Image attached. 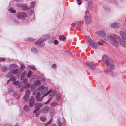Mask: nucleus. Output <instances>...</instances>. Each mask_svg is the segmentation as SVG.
<instances>
[{
	"mask_svg": "<svg viewBox=\"0 0 126 126\" xmlns=\"http://www.w3.org/2000/svg\"><path fill=\"white\" fill-rule=\"evenodd\" d=\"M47 88L44 85H42L37 89V90H40L41 93L38 92L36 95L35 97L37 101H40L45 96H47L46 91Z\"/></svg>",
	"mask_w": 126,
	"mask_h": 126,
	"instance_id": "f257e3e1",
	"label": "nucleus"
},
{
	"mask_svg": "<svg viewBox=\"0 0 126 126\" xmlns=\"http://www.w3.org/2000/svg\"><path fill=\"white\" fill-rule=\"evenodd\" d=\"M119 34L121 37L120 36L118 37L119 43L123 47H126V34L122 31L120 32Z\"/></svg>",
	"mask_w": 126,
	"mask_h": 126,
	"instance_id": "f03ea898",
	"label": "nucleus"
},
{
	"mask_svg": "<svg viewBox=\"0 0 126 126\" xmlns=\"http://www.w3.org/2000/svg\"><path fill=\"white\" fill-rule=\"evenodd\" d=\"M86 40L89 42V44L91 47L94 49H96L98 47V45L94 41L92 40L90 37H87Z\"/></svg>",
	"mask_w": 126,
	"mask_h": 126,
	"instance_id": "7ed1b4c3",
	"label": "nucleus"
},
{
	"mask_svg": "<svg viewBox=\"0 0 126 126\" xmlns=\"http://www.w3.org/2000/svg\"><path fill=\"white\" fill-rule=\"evenodd\" d=\"M92 5V1L91 0L86 1L85 2V7L87 10L91 11L93 8Z\"/></svg>",
	"mask_w": 126,
	"mask_h": 126,
	"instance_id": "20e7f679",
	"label": "nucleus"
},
{
	"mask_svg": "<svg viewBox=\"0 0 126 126\" xmlns=\"http://www.w3.org/2000/svg\"><path fill=\"white\" fill-rule=\"evenodd\" d=\"M103 62L107 65L110 66V62L109 58L106 55H104L102 58Z\"/></svg>",
	"mask_w": 126,
	"mask_h": 126,
	"instance_id": "39448f33",
	"label": "nucleus"
},
{
	"mask_svg": "<svg viewBox=\"0 0 126 126\" xmlns=\"http://www.w3.org/2000/svg\"><path fill=\"white\" fill-rule=\"evenodd\" d=\"M92 17L90 14L85 15V24H88L92 21Z\"/></svg>",
	"mask_w": 126,
	"mask_h": 126,
	"instance_id": "423d86ee",
	"label": "nucleus"
},
{
	"mask_svg": "<svg viewBox=\"0 0 126 126\" xmlns=\"http://www.w3.org/2000/svg\"><path fill=\"white\" fill-rule=\"evenodd\" d=\"M46 88H47V90L46 91L47 95L48 94H49L50 96H53L56 93V92L55 91H52V90H50L49 91H48V87H46Z\"/></svg>",
	"mask_w": 126,
	"mask_h": 126,
	"instance_id": "0eeeda50",
	"label": "nucleus"
},
{
	"mask_svg": "<svg viewBox=\"0 0 126 126\" xmlns=\"http://www.w3.org/2000/svg\"><path fill=\"white\" fill-rule=\"evenodd\" d=\"M29 103L30 107H33L35 103V100L34 97L32 96L29 99Z\"/></svg>",
	"mask_w": 126,
	"mask_h": 126,
	"instance_id": "6e6552de",
	"label": "nucleus"
},
{
	"mask_svg": "<svg viewBox=\"0 0 126 126\" xmlns=\"http://www.w3.org/2000/svg\"><path fill=\"white\" fill-rule=\"evenodd\" d=\"M44 41L41 38L35 42V44L37 45H40L41 47H43L45 45Z\"/></svg>",
	"mask_w": 126,
	"mask_h": 126,
	"instance_id": "1a4fd4ad",
	"label": "nucleus"
},
{
	"mask_svg": "<svg viewBox=\"0 0 126 126\" xmlns=\"http://www.w3.org/2000/svg\"><path fill=\"white\" fill-rule=\"evenodd\" d=\"M27 16V14L24 12L19 13L17 14V17L18 18L23 19Z\"/></svg>",
	"mask_w": 126,
	"mask_h": 126,
	"instance_id": "9d476101",
	"label": "nucleus"
},
{
	"mask_svg": "<svg viewBox=\"0 0 126 126\" xmlns=\"http://www.w3.org/2000/svg\"><path fill=\"white\" fill-rule=\"evenodd\" d=\"M95 33L100 37H104L106 34L105 32L102 30L96 32Z\"/></svg>",
	"mask_w": 126,
	"mask_h": 126,
	"instance_id": "9b49d317",
	"label": "nucleus"
},
{
	"mask_svg": "<svg viewBox=\"0 0 126 126\" xmlns=\"http://www.w3.org/2000/svg\"><path fill=\"white\" fill-rule=\"evenodd\" d=\"M18 68V66L16 64H13L10 65L9 67V69L10 70H13Z\"/></svg>",
	"mask_w": 126,
	"mask_h": 126,
	"instance_id": "f8f14e48",
	"label": "nucleus"
},
{
	"mask_svg": "<svg viewBox=\"0 0 126 126\" xmlns=\"http://www.w3.org/2000/svg\"><path fill=\"white\" fill-rule=\"evenodd\" d=\"M43 104L41 103H37L35 104V109L33 111V113H34L36 111H37L40 108L43 106Z\"/></svg>",
	"mask_w": 126,
	"mask_h": 126,
	"instance_id": "ddd939ff",
	"label": "nucleus"
},
{
	"mask_svg": "<svg viewBox=\"0 0 126 126\" xmlns=\"http://www.w3.org/2000/svg\"><path fill=\"white\" fill-rule=\"evenodd\" d=\"M111 43L113 45L115 46L116 47L118 46V42L114 39L113 37L111 35Z\"/></svg>",
	"mask_w": 126,
	"mask_h": 126,
	"instance_id": "4468645a",
	"label": "nucleus"
},
{
	"mask_svg": "<svg viewBox=\"0 0 126 126\" xmlns=\"http://www.w3.org/2000/svg\"><path fill=\"white\" fill-rule=\"evenodd\" d=\"M49 109V107L46 106L43 108L42 110V112L44 113H47Z\"/></svg>",
	"mask_w": 126,
	"mask_h": 126,
	"instance_id": "2eb2a0df",
	"label": "nucleus"
},
{
	"mask_svg": "<svg viewBox=\"0 0 126 126\" xmlns=\"http://www.w3.org/2000/svg\"><path fill=\"white\" fill-rule=\"evenodd\" d=\"M120 26V23L117 22H115L112 23L111 25V27L112 28H118Z\"/></svg>",
	"mask_w": 126,
	"mask_h": 126,
	"instance_id": "dca6fc26",
	"label": "nucleus"
},
{
	"mask_svg": "<svg viewBox=\"0 0 126 126\" xmlns=\"http://www.w3.org/2000/svg\"><path fill=\"white\" fill-rule=\"evenodd\" d=\"M86 64L87 66H89L90 69L93 70H94L96 67V66L94 63H91L89 65L88 64Z\"/></svg>",
	"mask_w": 126,
	"mask_h": 126,
	"instance_id": "f3484780",
	"label": "nucleus"
},
{
	"mask_svg": "<svg viewBox=\"0 0 126 126\" xmlns=\"http://www.w3.org/2000/svg\"><path fill=\"white\" fill-rule=\"evenodd\" d=\"M114 61L112 59H111V70H114L115 68Z\"/></svg>",
	"mask_w": 126,
	"mask_h": 126,
	"instance_id": "a211bd4d",
	"label": "nucleus"
},
{
	"mask_svg": "<svg viewBox=\"0 0 126 126\" xmlns=\"http://www.w3.org/2000/svg\"><path fill=\"white\" fill-rule=\"evenodd\" d=\"M23 110L26 111L28 112L30 110L29 106L27 105H25L23 107Z\"/></svg>",
	"mask_w": 126,
	"mask_h": 126,
	"instance_id": "6ab92c4d",
	"label": "nucleus"
},
{
	"mask_svg": "<svg viewBox=\"0 0 126 126\" xmlns=\"http://www.w3.org/2000/svg\"><path fill=\"white\" fill-rule=\"evenodd\" d=\"M32 51L35 53H39V51L35 47H32L31 49Z\"/></svg>",
	"mask_w": 126,
	"mask_h": 126,
	"instance_id": "aec40b11",
	"label": "nucleus"
},
{
	"mask_svg": "<svg viewBox=\"0 0 126 126\" xmlns=\"http://www.w3.org/2000/svg\"><path fill=\"white\" fill-rule=\"evenodd\" d=\"M50 37V36L49 35H47L44 36H42L41 38L44 41L45 40L48 39Z\"/></svg>",
	"mask_w": 126,
	"mask_h": 126,
	"instance_id": "412c9836",
	"label": "nucleus"
},
{
	"mask_svg": "<svg viewBox=\"0 0 126 126\" xmlns=\"http://www.w3.org/2000/svg\"><path fill=\"white\" fill-rule=\"evenodd\" d=\"M59 39L61 41H64L66 39V37L63 35H60L59 37Z\"/></svg>",
	"mask_w": 126,
	"mask_h": 126,
	"instance_id": "4be33fe9",
	"label": "nucleus"
},
{
	"mask_svg": "<svg viewBox=\"0 0 126 126\" xmlns=\"http://www.w3.org/2000/svg\"><path fill=\"white\" fill-rule=\"evenodd\" d=\"M103 38L106 41L108 40L109 38H110V35H106V34L104 35Z\"/></svg>",
	"mask_w": 126,
	"mask_h": 126,
	"instance_id": "5701e85b",
	"label": "nucleus"
},
{
	"mask_svg": "<svg viewBox=\"0 0 126 126\" xmlns=\"http://www.w3.org/2000/svg\"><path fill=\"white\" fill-rule=\"evenodd\" d=\"M21 8L24 10H27L28 9L27 7V5L26 4H22Z\"/></svg>",
	"mask_w": 126,
	"mask_h": 126,
	"instance_id": "b1692460",
	"label": "nucleus"
},
{
	"mask_svg": "<svg viewBox=\"0 0 126 126\" xmlns=\"http://www.w3.org/2000/svg\"><path fill=\"white\" fill-rule=\"evenodd\" d=\"M41 84L40 81L39 80H37L35 81L34 83V85L35 86H38L40 85Z\"/></svg>",
	"mask_w": 126,
	"mask_h": 126,
	"instance_id": "393cba45",
	"label": "nucleus"
},
{
	"mask_svg": "<svg viewBox=\"0 0 126 126\" xmlns=\"http://www.w3.org/2000/svg\"><path fill=\"white\" fill-rule=\"evenodd\" d=\"M29 97V95L25 94V95L23 97V98L25 101H26L28 99Z\"/></svg>",
	"mask_w": 126,
	"mask_h": 126,
	"instance_id": "a878e982",
	"label": "nucleus"
},
{
	"mask_svg": "<svg viewBox=\"0 0 126 126\" xmlns=\"http://www.w3.org/2000/svg\"><path fill=\"white\" fill-rule=\"evenodd\" d=\"M105 73L107 74L110 75V70L108 68L104 70Z\"/></svg>",
	"mask_w": 126,
	"mask_h": 126,
	"instance_id": "bb28decb",
	"label": "nucleus"
},
{
	"mask_svg": "<svg viewBox=\"0 0 126 126\" xmlns=\"http://www.w3.org/2000/svg\"><path fill=\"white\" fill-rule=\"evenodd\" d=\"M56 98L57 101H60L61 100L60 95L59 94L56 95Z\"/></svg>",
	"mask_w": 126,
	"mask_h": 126,
	"instance_id": "cd10ccee",
	"label": "nucleus"
},
{
	"mask_svg": "<svg viewBox=\"0 0 126 126\" xmlns=\"http://www.w3.org/2000/svg\"><path fill=\"white\" fill-rule=\"evenodd\" d=\"M18 72L19 70L18 68H16L14 70L12 71L13 74H16Z\"/></svg>",
	"mask_w": 126,
	"mask_h": 126,
	"instance_id": "c85d7f7f",
	"label": "nucleus"
},
{
	"mask_svg": "<svg viewBox=\"0 0 126 126\" xmlns=\"http://www.w3.org/2000/svg\"><path fill=\"white\" fill-rule=\"evenodd\" d=\"M7 69V67L5 66H3L1 68V71L2 72H5L6 71Z\"/></svg>",
	"mask_w": 126,
	"mask_h": 126,
	"instance_id": "c756f323",
	"label": "nucleus"
},
{
	"mask_svg": "<svg viewBox=\"0 0 126 126\" xmlns=\"http://www.w3.org/2000/svg\"><path fill=\"white\" fill-rule=\"evenodd\" d=\"M13 75V73L12 72H9L7 75V77L8 78H10Z\"/></svg>",
	"mask_w": 126,
	"mask_h": 126,
	"instance_id": "7c9ffc66",
	"label": "nucleus"
},
{
	"mask_svg": "<svg viewBox=\"0 0 126 126\" xmlns=\"http://www.w3.org/2000/svg\"><path fill=\"white\" fill-rule=\"evenodd\" d=\"M36 3V1L32 2L31 3V6L32 7L34 8L35 7L34 4Z\"/></svg>",
	"mask_w": 126,
	"mask_h": 126,
	"instance_id": "2f4dec72",
	"label": "nucleus"
},
{
	"mask_svg": "<svg viewBox=\"0 0 126 126\" xmlns=\"http://www.w3.org/2000/svg\"><path fill=\"white\" fill-rule=\"evenodd\" d=\"M98 45H103L104 44L103 41L102 40H99L98 43Z\"/></svg>",
	"mask_w": 126,
	"mask_h": 126,
	"instance_id": "473e14b6",
	"label": "nucleus"
},
{
	"mask_svg": "<svg viewBox=\"0 0 126 126\" xmlns=\"http://www.w3.org/2000/svg\"><path fill=\"white\" fill-rule=\"evenodd\" d=\"M9 11L11 13H15L16 12V11L12 8L9 9Z\"/></svg>",
	"mask_w": 126,
	"mask_h": 126,
	"instance_id": "72a5a7b5",
	"label": "nucleus"
},
{
	"mask_svg": "<svg viewBox=\"0 0 126 126\" xmlns=\"http://www.w3.org/2000/svg\"><path fill=\"white\" fill-rule=\"evenodd\" d=\"M30 93V91L29 89L27 90L25 92V94L29 95Z\"/></svg>",
	"mask_w": 126,
	"mask_h": 126,
	"instance_id": "f704fd0d",
	"label": "nucleus"
},
{
	"mask_svg": "<svg viewBox=\"0 0 126 126\" xmlns=\"http://www.w3.org/2000/svg\"><path fill=\"white\" fill-rule=\"evenodd\" d=\"M32 74V73L31 71H29L28 73L27 77L28 78L30 77Z\"/></svg>",
	"mask_w": 126,
	"mask_h": 126,
	"instance_id": "c9c22d12",
	"label": "nucleus"
},
{
	"mask_svg": "<svg viewBox=\"0 0 126 126\" xmlns=\"http://www.w3.org/2000/svg\"><path fill=\"white\" fill-rule=\"evenodd\" d=\"M40 119L41 121L45 122L46 120V118L44 117H40Z\"/></svg>",
	"mask_w": 126,
	"mask_h": 126,
	"instance_id": "e433bc0d",
	"label": "nucleus"
},
{
	"mask_svg": "<svg viewBox=\"0 0 126 126\" xmlns=\"http://www.w3.org/2000/svg\"><path fill=\"white\" fill-rule=\"evenodd\" d=\"M10 79L12 81H15L16 80V77L15 76H13L11 77Z\"/></svg>",
	"mask_w": 126,
	"mask_h": 126,
	"instance_id": "4c0bfd02",
	"label": "nucleus"
},
{
	"mask_svg": "<svg viewBox=\"0 0 126 126\" xmlns=\"http://www.w3.org/2000/svg\"><path fill=\"white\" fill-rule=\"evenodd\" d=\"M35 85L33 84L31 85L30 86V88L32 90H34L35 88Z\"/></svg>",
	"mask_w": 126,
	"mask_h": 126,
	"instance_id": "58836bf2",
	"label": "nucleus"
},
{
	"mask_svg": "<svg viewBox=\"0 0 126 126\" xmlns=\"http://www.w3.org/2000/svg\"><path fill=\"white\" fill-rule=\"evenodd\" d=\"M77 23V26H78V27H77L76 28V29L78 30L79 31H80V30H79V29H78V27H80V25L76 21L74 23Z\"/></svg>",
	"mask_w": 126,
	"mask_h": 126,
	"instance_id": "ea45409f",
	"label": "nucleus"
},
{
	"mask_svg": "<svg viewBox=\"0 0 126 126\" xmlns=\"http://www.w3.org/2000/svg\"><path fill=\"white\" fill-rule=\"evenodd\" d=\"M57 104V103L56 102H54L51 103V105L52 106H56Z\"/></svg>",
	"mask_w": 126,
	"mask_h": 126,
	"instance_id": "a19ab883",
	"label": "nucleus"
},
{
	"mask_svg": "<svg viewBox=\"0 0 126 126\" xmlns=\"http://www.w3.org/2000/svg\"><path fill=\"white\" fill-rule=\"evenodd\" d=\"M24 84L25 85V86L26 87L28 88L30 86V84L29 83L27 82Z\"/></svg>",
	"mask_w": 126,
	"mask_h": 126,
	"instance_id": "79ce46f5",
	"label": "nucleus"
},
{
	"mask_svg": "<svg viewBox=\"0 0 126 126\" xmlns=\"http://www.w3.org/2000/svg\"><path fill=\"white\" fill-rule=\"evenodd\" d=\"M54 111L53 109L51 110L50 112V114L51 116H53L54 115Z\"/></svg>",
	"mask_w": 126,
	"mask_h": 126,
	"instance_id": "37998d69",
	"label": "nucleus"
},
{
	"mask_svg": "<svg viewBox=\"0 0 126 126\" xmlns=\"http://www.w3.org/2000/svg\"><path fill=\"white\" fill-rule=\"evenodd\" d=\"M53 96H50V97L49 98V99H48L47 101V102H46L45 103L47 104L52 99Z\"/></svg>",
	"mask_w": 126,
	"mask_h": 126,
	"instance_id": "c03bdc74",
	"label": "nucleus"
},
{
	"mask_svg": "<svg viewBox=\"0 0 126 126\" xmlns=\"http://www.w3.org/2000/svg\"><path fill=\"white\" fill-rule=\"evenodd\" d=\"M26 75V73L25 72H24L22 73L21 76V80L22 78L24 77Z\"/></svg>",
	"mask_w": 126,
	"mask_h": 126,
	"instance_id": "a18cd8bd",
	"label": "nucleus"
},
{
	"mask_svg": "<svg viewBox=\"0 0 126 126\" xmlns=\"http://www.w3.org/2000/svg\"><path fill=\"white\" fill-rule=\"evenodd\" d=\"M39 90H37V89L34 90L33 92V95H34L36 94H37V93L38 92H37V91H39Z\"/></svg>",
	"mask_w": 126,
	"mask_h": 126,
	"instance_id": "49530a36",
	"label": "nucleus"
},
{
	"mask_svg": "<svg viewBox=\"0 0 126 126\" xmlns=\"http://www.w3.org/2000/svg\"><path fill=\"white\" fill-rule=\"evenodd\" d=\"M34 113H35V116L36 117H38L39 114V113H38L37 111H36Z\"/></svg>",
	"mask_w": 126,
	"mask_h": 126,
	"instance_id": "de8ad7c7",
	"label": "nucleus"
},
{
	"mask_svg": "<svg viewBox=\"0 0 126 126\" xmlns=\"http://www.w3.org/2000/svg\"><path fill=\"white\" fill-rule=\"evenodd\" d=\"M77 1L78 2V4L80 5L81 4V0H77Z\"/></svg>",
	"mask_w": 126,
	"mask_h": 126,
	"instance_id": "09e8293b",
	"label": "nucleus"
},
{
	"mask_svg": "<svg viewBox=\"0 0 126 126\" xmlns=\"http://www.w3.org/2000/svg\"><path fill=\"white\" fill-rule=\"evenodd\" d=\"M27 79L26 78L24 79L23 80V82L24 83V84L27 83Z\"/></svg>",
	"mask_w": 126,
	"mask_h": 126,
	"instance_id": "8fccbe9b",
	"label": "nucleus"
},
{
	"mask_svg": "<svg viewBox=\"0 0 126 126\" xmlns=\"http://www.w3.org/2000/svg\"><path fill=\"white\" fill-rule=\"evenodd\" d=\"M105 10L107 11H108L110 10V8L107 6H106L105 7Z\"/></svg>",
	"mask_w": 126,
	"mask_h": 126,
	"instance_id": "3c124183",
	"label": "nucleus"
},
{
	"mask_svg": "<svg viewBox=\"0 0 126 126\" xmlns=\"http://www.w3.org/2000/svg\"><path fill=\"white\" fill-rule=\"evenodd\" d=\"M52 120H50L48 122L46 123L45 125L47 126L49 124H50Z\"/></svg>",
	"mask_w": 126,
	"mask_h": 126,
	"instance_id": "603ef678",
	"label": "nucleus"
},
{
	"mask_svg": "<svg viewBox=\"0 0 126 126\" xmlns=\"http://www.w3.org/2000/svg\"><path fill=\"white\" fill-rule=\"evenodd\" d=\"M56 67V64L54 63L53 64L52 66V67L54 69Z\"/></svg>",
	"mask_w": 126,
	"mask_h": 126,
	"instance_id": "864d4df0",
	"label": "nucleus"
},
{
	"mask_svg": "<svg viewBox=\"0 0 126 126\" xmlns=\"http://www.w3.org/2000/svg\"><path fill=\"white\" fill-rule=\"evenodd\" d=\"M13 83L15 85H17L18 84L19 82L17 81H16L13 82Z\"/></svg>",
	"mask_w": 126,
	"mask_h": 126,
	"instance_id": "5fc2aeb1",
	"label": "nucleus"
},
{
	"mask_svg": "<svg viewBox=\"0 0 126 126\" xmlns=\"http://www.w3.org/2000/svg\"><path fill=\"white\" fill-rule=\"evenodd\" d=\"M54 43L55 44H58V42L57 40H55L54 42Z\"/></svg>",
	"mask_w": 126,
	"mask_h": 126,
	"instance_id": "6e6d98bb",
	"label": "nucleus"
},
{
	"mask_svg": "<svg viewBox=\"0 0 126 126\" xmlns=\"http://www.w3.org/2000/svg\"><path fill=\"white\" fill-rule=\"evenodd\" d=\"M25 68V66L23 65H22L20 67V68L23 70Z\"/></svg>",
	"mask_w": 126,
	"mask_h": 126,
	"instance_id": "4d7b16f0",
	"label": "nucleus"
},
{
	"mask_svg": "<svg viewBox=\"0 0 126 126\" xmlns=\"http://www.w3.org/2000/svg\"><path fill=\"white\" fill-rule=\"evenodd\" d=\"M0 60L1 61H3L5 60V59L4 58H1L0 59Z\"/></svg>",
	"mask_w": 126,
	"mask_h": 126,
	"instance_id": "13d9d810",
	"label": "nucleus"
},
{
	"mask_svg": "<svg viewBox=\"0 0 126 126\" xmlns=\"http://www.w3.org/2000/svg\"><path fill=\"white\" fill-rule=\"evenodd\" d=\"M30 67L33 70H34L35 69V66L33 65L31 66H30Z\"/></svg>",
	"mask_w": 126,
	"mask_h": 126,
	"instance_id": "bf43d9fd",
	"label": "nucleus"
},
{
	"mask_svg": "<svg viewBox=\"0 0 126 126\" xmlns=\"http://www.w3.org/2000/svg\"><path fill=\"white\" fill-rule=\"evenodd\" d=\"M58 121L57 122V123H58L59 124V126L61 125V122L60 121H59V119H57Z\"/></svg>",
	"mask_w": 126,
	"mask_h": 126,
	"instance_id": "052dcab7",
	"label": "nucleus"
},
{
	"mask_svg": "<svg viewBox=\"0 0 126 126\" xmlns=\"http://www.w3.org/2000/svg\"><path fill=\"white\" fill-rule=\"evenodd\" d=\"M41 82H44L45 81V79L44 78H42L41 79Z\"/></svg>",
	"mask_w": 126,
	"mask_h": 126,
	"instance_id": "680f3d73",
	"label": "nucleus"
},
{
	"mask_svg": "<svg viewBox=\"0 0 126 126\" xmlns=\"http://www.w3.org/2000/svg\"><path fill=\"white\" fill-rule=\"evenodd\" d=\"M67 53H68L69 54H70L71 55H72V53L69 50H68L67 51Z\"/></svg>",
	"mask_w": 126,
	"mask_h": 126,
	"instance_id": "e2e57ef3",
	"label": "nucleus"
},
{
	"mask_svg": "<svg viewBox=\"0 0 126 126\" xmlns=\"http://www.w3.org/2000/svg\"><path fill=\"white\" fill-rule=\"evenodd\" d=\"M22 4H16V6H17L20 7H21V6Z\"/></svg>",
	"mask_w": 126,
	"mask_h": 126,
	"instance_id": "0e129e2a",
	"label": "nucleus"
},
{
	"mask_svg": "<svg viewBox=\"0 0 126 126\" xmlns=\"http://www.w3.org/2000/svg\"><path fill=\"white\" fill-rule=\"evenodd\" d=\"M24 88L22 87L20 90V91L21 92L23 90H24Z\"/></svg>",
	"mask_w": 126,
	"mask_h": 126,
	"instance_id": "69168bd1",
	"label": "nucleus"
},
{
	"mask_svg": "<svg viewBox=\"0 0 126 126\" xmlns=\"http://www.w3.org/2000/svg\"><path fill=\"white\" fill-rule=\"evenodd\" d=\"M31 40L30 38H28L26 39V40L27 41H30Z\"/></svg>",
	"mask_w": 126,
	"mask_h": 126,
	"instance_id": "338daca9",
	"label": "nucleus"
},
{
	"mask_svg": "<svg viewBox=\"0 0 126 126\" xmlns=\"http://www.w3.org/2000/svg\"><path fill=\"white\" fill-rule=\"evenodd\" d=\"M50 126H56V125L54 124H53L51 125Z\"/></svg>",
	"mask_w": 126,
	"mask_h": 126,
	"instance_id": "774afa93",
	"label": "nucleus"
}]
</instances>
